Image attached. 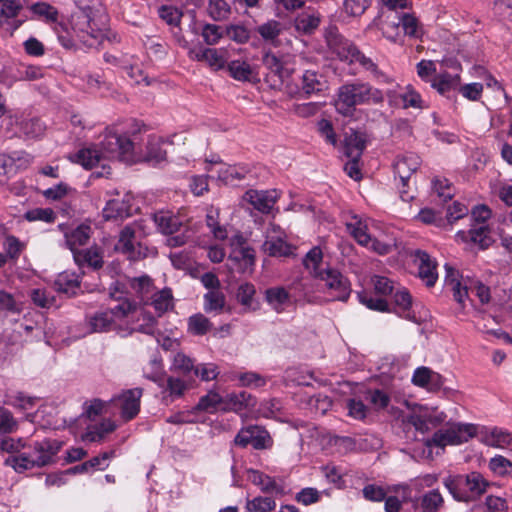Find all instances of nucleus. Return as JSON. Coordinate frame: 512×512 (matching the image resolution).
<instances>
[{
  "instance_id": "nucleus-35",
  "label": "nucleus",
  "mask_w": 512,
  "mask_h": 512,
  "mask_svg": "<svg viewBox=\"0 0 512 512\" xmlns=\"http://www.w3.org/2000/svg\"><path fill=\"white\" fill-rule=\"evenodd\" d=\"M91 232L92 229L89 225L81 224L65 234L66 245L73 254L80 250L79 247L88 242Z\"/></svg>"
},
{
  "instance_id": "nucleus-51",
  "label": "nucleus",
  "mask_w": 512,
  "mask_h": 512,
  "mask_svg": "<svg viewBox=\"0 0 512 512\" xmlns=\"http://www.w3.org/2000/svg\"><path fill=\"white\" fill-rule=\"evenodd\" d=\"M25 247V243L20 241L14 235H6L4 237L3 249L5 251L4 254L7 255L8 260L16 261L20 257Z\"/></svg>"
},
{
  "instance_id": "nucleus-44",
  "label": "nucleus",
  "mask_w": 512,
  "mask_h": 512,
  "mask_svg": "<svg viewBox=\"0 0 512 512\" xmlns=\"http://www.w3.org/2000/svg\"><path fill=\"white\" fill-rule=\"evenodd\" d=\"M403 36L419 38L423 34V28L418 18L412 13H402L399 16Z\"/></svg>"
},
{
  "instance_id": "nucleus-12",
  "label": "nucleus",
  "mask_w": 512,
  "mask_h": 512,
  "mask_svg": "<svg viewBox=\"0 0 512 512\" xmlns=\"http://www.w3.org/2000/svg\"><path fill=\"white\" fill-rule=\"evenodd\" d=\"M317 279L324 282L332 300L346 301L349 298L352 291L350 281L339 270L327 267L318 274Z\"/></svg>"
},
{
  "instance_id": "nucleus-55",
  "label": "nucleus",
  "mask_w": 512,
  "mask_h": 512,
  "mask_svg": "<svg viewBox=\"0 0 512 512\" xmlns=\"http://www.w3.org/2000/svg\"><path fill=\"white\" fill-rule=\"evenodd\" d=\"M248 478L254 485L259 486L263 492L274 491L277 487L272 477L255 469L248 470Z\"/></svg>"
},
{
  "instance_id": "nucleus-4",
  "label": "nucleus",
  "mask_w": 512,
  "mask_h": 512,
  "mask_svg": "<svg viewBox=\"0 0 512 512\" xmlns=\"http://www.w3.org/2000/svg\"><path fill=\"white\" fill-rule=\"evenodd\" d=\"M384 101L383 92L368 82L354 81L338 89L335 107L337 112L350 116L357 105L380 104Z\"/></svg>"
},
{
  "instance_id": "nucleus-25",
  "label": "nucleus",
  "mask_w": 512,
  "mask_h": 512,
  "mask_svg": "<svg viewBox=\"0 0 512 512\" xmlns=\"http://www.w3.org/2000/svg\"><path fill=\"white\" fill-rule=\"evenodd\" d=\"M482 441L488 445L500 449L512 450V433L499 427H482L478 431Z\"/></svg>"
},
{
  "instance_id": "nucleus-47",
  "label": "nucleus",
  "mask_w": 512,
  "mask_h": 512,
  "mask_svg": "<svg viewBox=\"0 0 512 512\" xmlns=\"http://www.w3.org/2000/svg\"><path fill=\"white\" fill-rule=\"evenodd\" d=\"M79 284V276L69 271L60 273L55 281V285L60 292L71 295L76 293Z\"/></svg>"
},
{
  "instance_id": "nucleus-39",
  "label": "nucleus",
  "mask_w": 512,
  "mask_h": 512,
  "mask_svg": "<svg viewBox=\"0 0 512 512\" xmlns=\"http://www.w3.org/2000/svg\"><path fill=\"white\" fill-rule=\"evenodd\" d=\"M224 399L225 406L223 409L232 410L234 412H239L245 408L253 406L255 403L251 394L246 391L227 394Z\"/></svg>"
},
{
  "instance_id": "nucleus-46",
  "label": "nucleus",
  "mask_w": 512,
  "mask_h": 512,
  "mask_svg": "<svg viewBox=\"0 0 512 512\" xmlns=\"http://www.w3.org/2000/svg\"><path fill=\"white\" fill-rule=\"evenodd\" d=\"M460 82L458 74L452 75L448 72L439 73L433 78L432 87L435 88L440 94H445L450 90L455 89Z\"/></svg>"
},
{
  "instance_id": "nucleus-20",
  "label": "nucleus",
  "mask_w": 512,
  "mask_h": 512,
  "mask_svg": "<svg viewBox=\"0 0 512 512\" xmlns=\"http://www.w3.org/2000/svg\"><path fill=\"white\" fill-rule=\"evenodd\" d=\"M387 98L390 106L396 108H423L421 95L411 85L406 86L404 91L400 93L389 90L387 92Z\"/></svg>"
},
{
  "instance_id": "nucleus-19",
  "label": "nucleus",
  "mask_w": 512,
  "mask_h": 512,
  "mask_svg": "<svg viewBox=\"0 0 512 512\" xmlns=\"http://www.w3.org/2000/svg\"><path fill=\"white\" fill-rule=\"evenodd\" d=\"M60 450V444L57 440L44 439L36 441L24 451L30 460H35L34 467H42L53 461V458Z\"/></svg>"
},
{
  "instance_id": "nucleus-57",
  "label": "nucleus",
  "mask_w": 512,
  "mask_h": 512,
  "mask_svg": "<svg viewBox=\"0 0 512 512\" xmlns=\"http://www.w3.org/2000/svg\"><path fill=\"white\" fill-rule=\"evenodd\" d=\"M38 398L27 396L23 392L6 394L5 403L22 410H28L35 406Z\"/></svg>"
},
{
  "instance_id": "nucleus-30",
  "label": "nucleus",
  "mask_w": 512,
  "mask_h": 512,
  "mask_svg": "<svg viewBox=\"0 0 512 512\" xmlns=\"http://www.w3.org/2000/svg\"><path fill=\"white\" fill-rule=\"evenodd\" d=\"M103 217L105 220H117L129 217L131 215L130 198L109 200L103 208Z\"/></svg>"
},
{
  "instance_id": "nucleus-28",
  "label": "nucleus",
  "mask_w": 512,
  "mask_h": 512,
  "mask_svg": "<svg viewBox=\"0 0 512 512\" xmlns=\"http://www.w3.org/2000/svg\"><path fill=\"white\" fill-rule=\"evenodd\" d=\"M412 382L428 391H436L443 385L441 375L427 367L417 368L412 376Z\"/></svg>"
},
{
  "instance_id": "nucleus-43",
  "label": "nucleus",
  "mask_w": 512,
  "mask_h": 512,
  "mask_svg": "<svg viewBox=\"0 0 512 512\" xmlns=\"http://www.w3.org/2000/svg\"><path fill=\"white\" fill-rule=\"evenodd\" d=\"M320 24V14L317 12H309L305 11L299 14L295 21L294 25L297 31L302 32L304 34H310Z\"/></svg>"
},
{
  "instance_id": "nucleus-15",
  "label": "nucleus",
  "mask_w": 512,
  "mask_h": 512,
  "mask_svg": "<svg viewBox=\"0 0 512 512\" xmlns=\"http://www.w3.org/2000/svg\"><path fill=\"white\" fill-rule=\"evenodd\" d=\"M146 377L155 382L161 389L162 400L166 404L182 397L187 389L184 380L179 377L167 376L160 370L152 374H146Z\"/></svg>"
},
{
  "instance_id": "nucleus-37",
  "label": "nucleus",
  "mask_w": 512,
  "mask_h": 512,
  "mask_svg": "<svg viewBox=\"0 0 512 512\" xmlns=\"http://www.w3.org/2000/svg\"><path fill=\"white\" fill-rule=\"evenodd\" d=\"M153 219L161 233L166 235H173L179 231L182 226V222L179 217L171 214L170 212H157L154 214Z\"/></svg>"
},
{
  "instance_id": "nucleus-40",
  "label": "nucleus",
  "mask_w": 512,
  "mask_h": 512,
  "mask_svg": "<svg viewBox=\"0 0 512 512\" xmlns=\"http://www.w3.org/2000/svg\"><path fill=\"white\" fill-rule=\"evenodd\" d=\"M116 428L117 425L113 420L109 418L103 419L98 424L88 426L84 439L90 442H99Z\"/></svg>"
},
{
  "instance_id": "nucleus-29",
  "label": "nucleus",
  "mask_w": 512,
  "mask_h": 512,
  "mask_svg": "<svg viewBox=\"0 0 512 512\" xmlns=\"http://www.w3.org/2000/svg\"><path fill=\"white\" fill-rule=\"evenodd\" d=\"M391 295L393 297V302L396 306L397 313L407 320L417 322L415 314L410 310L412 305V297L409 291L406 288L397 285L396 289Z\"/></svg>"
},
{
  "instance_id": "nucleus-1",
  "label": "nucleus",
  "mask_w": 512,
  "mask_h": 512,
  "mask_svg": "<svg viewBox=\"0 0 512 512\" xmlns=\"http://www.w3.org/2000/svg\"><path fill=\"white\" fill-rule=\"evenodd\" d=\"M68 159L81 165L85 169H92L101 165L102 172H96L97 177L107 176L111 173V168L105 163L107 160H119L126 163L137 161V152L135 143L126 135L108 132L100 145H89L70 154Z\"/></svg>"
},
{
  "instance_id": "nucleus-2",
  "label": "nucleus",
  "mask_w": 512,
  "mask_h": 512,
  "mask_svg": "<svg viewBox=\"0 0 512 512\" xmlns=\"http://www.w3.org/2000/svg\"><path fill=\"white\" fill-rule=\"evenodd\" d=\"M120 285L117 283L115 289L110 292L111 297L118 301L116 305L86 315V323L90 332L124 330V325L129 324L130 318L136 312L135 302L122 296L123 291H120Z\"/></svg>"
},
{
  "instance_id": "nucleus-26",
  "label": "nucleus",
  "mask_w": 512,
  "mask_h": 512,
  "mask_svg": "<svg viewBox=\"0 0 512 512\" xmlns=\"http://www.w3.org/2000/svg\"><path fill=\"white\" fill-rule=\"evenodd\" d=\"M457 241L467 242L471 241L478 244L480 248L485 249L492 243L490 230L486 224H472L469 231H458L455 235Z\"/></svg>"
},
{
  "instance_id": "nucleus-17",
  "label": "nucleus",
  "mask_w": 512,
  "mask_h": 512,
  "mask_svg": "<svg viewBox=\"0 0 512 512\" xmlns=\"http://www.w3.org/2000/svg\"><path fill=\"white\" fill-rule=\"evenodd\" d=\"M142 394L141 388L128 389L113 397L110 402L119 408L121 418L127 422L138 415Z\"/></svg>"
},
{
  "instance_id": "nucleus-63",
  "label": "nucleus",
  "mask_w": 512,
  "mask_h": 512,
  "mask_svg": "<svg viewBox=\"0 0 512 512\" xmlns=\"http://www.w3.org/2000/svg\"><path fill=\"white\" fill-rule=\"evenodd\" d=\"M18 428V421L12 412L4 407H0V434H11Z\"/></svg>"
},
{
  "instance_id": "nucleus-41",
  "label": "nucleus",
  "mask_w": 512,
  "mask_h": 512,
  "mask_svg": "<svg viewBox=\"0 0 512 512\" xmlns=\"http://www.w3.org/2000/svg\"><path fill=\"white\" fill-rule=\"evenodd\" d=\"M265 299L267 303L279 313L289 304L290 295L283 287H272L266 290Z\"/></svg>"
},
{
  "instance_id": "nucleus-14",
  "label": "nucleus",
  "mask_w": 512,
  "mask_h": 512,
  "mask_svg": "<svg viewBox=\"0 0 512 512\" xmlns=\"http://www.w3.org/2000/svg\"><path fill=\"white\" fill-rule=\"evenodd\" d=\"M272 438L267 430L258 425L243 427L236 434L233 445L246 448L251 445L256 450L268 449L272 446Z\"/></svg>"
},
{
  "instance_id": "nucleus-53",
  "label": "nucleus",
  "mask_w": 512,
  "mask_h": 512,
  "mask_svg": "<svg viewBox=\"0 0 512 512\" xmlns=\"http://www.w3.org/2000/svg\"><path fill=\"white\" fill-rule=\"evenodd\" d=\"M282 24L276 20H270L257 27V32L264 41L275 44L278 36L282 31Z\"/></svg>"
},
{
  "instance_id": "nucleus-64",
  "label": "nucleus",
  "mask_w": 512,
  "mask_h": 512,
  "mask_svg": "<svg viewBox=\"0 0 512 512\" xmlns=\"http://www.w3.org/2000/svg\"><path fill=\"white\" fill-rule=\"evenodd\" d=\"M383 36L391 42L397 43L403 40L400 19L397 22L386 21L382 27Z\"/></svg>"
},
{
  "instance_id": "nucleus-6",
  "label": "nucleus",
  "mask_w": 512,
  "mask_h": 512,
  "mask_svg": "<svg viewBox=\"0 0 512 512\" xmlns=\"http://www.w3.org/2000/svg\"><path fill=\"white\" fill-rule=\"evenodd\" d=\"M71 30V35L67 32L69 38L64 35V39L60 40L66 47L74 45V38L87 46H93L103 36V30L93 19L90 8L80 9L72 14Z\"/></svg>"
},
{
  "instance_id": "nucleus-3",
  "label": "nucleus",
  "mask_w": 512,
  "mask_h": 512,
  "mask_svg": "<svg viewBox=\"0 0 512 512\" xmlns=\"http://www.w3.org/2000/svg\"><path fill=\"white\" fill-rule=\"evenodd\" d=\"M326 44L337 58L347 63H358L371 73L372 77L380 83H390L391 78L378 68V65L369 57L359 51L352 41L339 33L336 26L330 25L324 33Z\"/></svg>"
},
{
  "instance_id": "nucleus-32",
  "label": "nucleus",
  "mask_w": 512,
  "mask_h": 512,
  "mask_svg": "<svg viewBox=\"0 0 512 512\" xmlns=\"http://www.w3.org/2000/svg\"><path fill=\"white\" fill-rule=\"evenodd\" d=\"M73 257L79 266L86 265L93 269H99L103 265L102 250L98 246H92L90 248L74 252Z\"/></svg>"
},
{
  "instance_id": "nucleus-52",
  "label": "nucleus",
  "mask_w": 512,
  "mask_h": 512,
  "mask_svg": "<svg viewBox=\"0 0 512 512\" xmlns=\"http://www.w3.org/2000/svg\"><path fill=\"white\" fill-rule=\"evenodd\" d=\"M211 328L212 323L201 313L194 314L188 319V331L193 335H205Z\"/></svg>"
},
{
  "instance_id": "nucleus-58",
  "label": "nucleus",
  "mask_w": 512,
  "mask_h": 512,
  "mask_svg": "<svg viewBox=\"0 0 512 512\" xmlns=\"http://www.w3.org/2000/svg\"><path fill=\"white\" fill-rule=\"evenodd\" d=\"M263 65L280 79L288 76V71L284 67L282 60L271 52H267L262 58Z\"/></svg>"
},
{
  "instance_id": "nucleus-10",
  "label": "nucleus",
  "mask_w": 512,
  "mask_h": 512,
  "mask_svg": "<svg viewBox=\"0 0 512 512\" xmlns=\"http://www.w3.org/2000/svg\"><path fill=\"white\" fill-rule=\"evenodd\" d=\"M374 291L378 296H374L372 292L362 290L357 292V298L361 304L370 310L385 312L389 310L388 302L383 296L391 295L397 285L391 279L385 276H374L372 278Z\"/></svg>"
},
{
  "instance_id": "nucleus-36",
  "label": "nucleus",
  "mask_w": 512,
  "mask_h": 512,
  "mask_svg": "<svg viewBox=\"0 0 512 512\" xmlns=\"http://www.w3.org/2000/svg\"><path fill=\"white\" fill-rule=\"evenodd\" d=\"M147 304H150L155 309L158 316H161L163 313L173 308L172 290L170 288L155 290L151 294V297H149Z\"/></svg>"
},
{
  "instance_id": "nucleus-8",
  "label": "nucleus",
  "mask_w": 512,
  "mask_h": 512,
  "mask_svg": "<svg viewBox=\"0 0 512 512\" xmlns=\"http://www.w3.org/2000/svg\"><path fill=\"white\" fill-rule=\"evenodd\" d=\"M478 433V426L471 423H449L445 427L438 429L427 445L445 447L447 445H459L467 442Z\"/></svg>"
},
{
  "instance_id": "nucleus-50",
  "label": "nucleus",
  "mask_w": 512,
  "mask_h": 512,
  "mask_svg": "<svg viewBox=\"0 0 512 512\" xmlns=\"http://www.w3.org/2000/svg\"><path fill=\"white\" fill-rule=\"evenodd\" d=\"M225 295L220 290H210L204 295V310L208 313H221L225 306Z\"/></svg>"
},
{
  "instance_id": "nucleus-59",
  "label": "nucleus",
  "mask_w": 512,
  "mask_h": 512,
  "mask_svg": "<svg viewBox=\"0 0 512 512\" xmlns=\"http://www.w3.org/2000/svg\"><path fill=\"white\" fill-rule=\"evenodd\" d=\"M23 217L29 222L42 221L45 223H54L57 218L56 213L51 208H34L25 212Z\"/></svg>"
},
{
  "instance_id": "nucleus-16",
  "label": "nucleus",
  "mask_w": 512,
  "mask_h": 512,
  "mask_svg": "<svg viewBox=\"0 0 512 512\" xmlns=\"http://www.w3.org/2000/svg\"><path fill=\"white\" fill-rule=\"evenodd\" d=\"M285 232L276 224L271 223L266 231L263 250L272 257H288L293 255L295 247L285 240Z\"/></svg>"
},
{
  "instance_id": "nucleus-21",
  "label": "nucleus",
  "mask_w": 512,
  "mask_h": 512,
  "mask_svg": "<svg viewBox=\"0 0 512 512\" xmlns=\"http://www.w3.org/2000/svg\"><path fill=\"white\" fill-rule=\"evenodd\" d=\"M280 197L276 189L272 190H249L245 194V199L259 212L268 214L272 211L274 205Z\"/></svg>"
},
{
  "instance_id": "nucleus-24",
  "label": "nucleus",
  "mask_w": 512,
  "mask_h": 512,
  "mask_svg": "<svg viewBox=\"0 0 512 512\" xmlns=\"http://www.w3.org/2000/svg\"><path fill=\"white\" fill-rule=\"evenodd\" d=\"M421 159L415 153H406L399 155L394 162V173L400 179L402 186L408 185L413 173L420 167Z\"/></svg>"
},
{
  "instance_id": "nucleus-56",
  "label": "nucleus",
  "mask_w": 512,
  "mask_h": 512,
  "mask_svg": "<svg viewBox=\"0 0 512 512\" xmlns=\"http://www.w3.org/2000/svg\"><path fill=\"white\" fill-rule=\"evenodd\" d=\"M35 460H30L24 449L17 455H10L5 459V465L12 467L17 472H23L34 468Z\"/></svg>"
},
{
  "instance_id": "nucleus-23",
  "label": "nucleus",
  "mask_w": 512,
  "mask_h": 512,
  "mask_svg": "<svg viewBox=\"0 0 512 512\" xmlns=\"http://www.w3.org/2000/svg\"><path fill=\"white\" fill-rule=\"evenodd\" d=\"M135 314L130 318L129 324L124 325V329L129 333L141 332L148 335H154L157 331V319L149 312L138 308L135 302Z\"/></svg>"
},
{
  "instance_id": "nucleus-9",
  "label": "nucleus",
  "mask_w": 512,
  "mask_h": 512,
  "mask_svg": "<svg viewBox=\"0 0 512 512\" xmlns=\"http://www.w3.org/2000/svg\"><path fill=\"white\" fill-rule=\"evenodd\" d=\"M446 415L443 412H436L425 407H418L402 416L403 430L409 432L414 429L416 433L425 435L430 430L444 422Z\"/></svg>"
},
{
  "instance_id": "nucleus-60",
  "label": "nucleus",
  "mask_w": 512,
  "mask_h": 512,
  "mask_svg": "<svg viewBox=\"0 0 512 512\" xmlns=\"http://www.w3.org/2000/svg\"><path fill=\"white\" fill-rule=\"evenodd\" d=\"M276 508V502L272 497L258 496L246 503L249 512H270Z\"/></svg>"
},
{
  "instance_id": "nucleus-7",
  "label": "nucleus",
  "mask_w": 512,
  "mask_h": 512,
  "mask_svg": "<svg viewBox=\"0 0 512 512\" xmlns=\"http://www.w3.org/2000/svg\"><path fill=\"white\" fill-rule=\"evenodd\" d=\"M369 220L359 215H352L346 220V228L353 239L361 246L379 254L386 255L391 252L392 244L372 237L369 233Z\"/></svg>"
},
{
  "instance_id": "nucleus-54",
  "label": "nucleus",
  "mask_w": 512,
  "mask_h": 512,
  "mask_svg": "<svg viewBox=\"0 0 512 512\" xmlns=\"http://www.w3.org/2000/svg\"><path fill=\"white\" fill-rule=\"evenodd\" d=\"M224 397L215 391H210L205 396L201 397L196 405L197 410L211 412L218 407H224Z\"/></svg>"
},
{
  "instance_id": "nucleus-42",
  "label": "nucleus",
  "mask_w": 512,
  "mask_h": 512,
  "mask_svg": "<svg viewBox=\"0 0 512 512\" xmlns=\"http://www.w3.org/2000/svg\"><path fill=\"white\" fill-rule=\"evenodd\" d=\"M129 286L142 302L148 303L149 297L155 291L152 279L143 275L129 280Z\"/></svg>"
},
{
  "instance_id": "nucleus-18",
  "label": "nucleus",
  "mask_w": 512,
  "mask_h": 512,
  "mask_svg": "<svg viewBox=\"0 0 512 512\" xmlns=\"http://www.w3.org/2000/svg\"><path fill=\"white\" fill-rule=\"evenodd\" d=\"M189 58L196 61L206 62L214 70H222L227 67L230 54L226 48H190Z\"/></svg>"
},
{
  "instance_id": "nucleus-5",
  "label": "nucleus",
  "mask_w": 512,
  "mask_h": 512,
  "mask_svg": "<svg viewBox=\"0 0 512 512\" xmlns=\"http://www.w3.org/2000/svg\"><path fill=\"white\" fill-rule=\"evenodd\" d=\"M443 484L456 501L467 503L480 498L489 487L487 479L476 471L466 475H449L444 478Z\"/></svg>"
},
{
  "instance_id": "nucleus-11",
  "label": "nucleus",
  "mask_w": 512,
  "mask_h": 512,
  "mask_svg": "<svg viewBox=\"0 0 512 512\" xmlns=\"http://www.w3.org/2000/svg\"><path fill=\"white\" fill-rule=\"evenodd\" d=\"M227 262L232 271L251 274L255 265V250L242 237H238L231 244Z\"/></svg>"
},
{
  "instance_id": "nucleus-31",
  "label": "nucleus",
  "mask_w": 512,
  "mask_h": 512,
  "mask_svg": "<svg viewBox=\"0 0 512 512\" xmlns=\"http://www.w3.org/2000/svg\"><path fill=\"white\" fill-rule=\"evenodd\" d=\"M227 70L233 79L240 82H250L257 75L256 67L244 59L228 61Z\"/></svg>"
},
{
  "instance_id": "nucleus-27",
  "label": "nucleus",
  "mask_w": 512,
  "mask_h": 512,
  "mask_svg": "<svg viewBox=\"0 0 512 512\" xmlns=\"http://www.w3.org/2000/svg\"><path fill=\"white\" fill-rule=\"evenodd\" d=\"M31 11L40 19L53 25V29L57 33L59 40L64 39V35L62 34L64 27L58 21L59 13L55 7L46 2H37L31 6Z\"/></svg>"
},
{
  "instance_id": "nucleus-22",
  "label": "nucleus",
  "mask_w": 512,
  "mask_h": 512,
  "mask_svg": "<svg viewBox=\"0 0 512 512\" xmlns=\"http://www.w3.org/2000/svg\"><path fill=\"white\" fill-rule=\"evenodd\" d=\"M414 262L418 266V276L428 287L435 285L438 279L437 263L428 253L422 250H416L414 253Z\"/></svg>"
},
{
  "instance_id": "nucleus-34",
  "label": "nucleus",
  "mask_w": 512,
  "mask_h": 512,
  "mask_svg": "<svg viewBox=\"0 0 512 512\" xmlns=\"http://www.w3.org/2000/svg\"><path fill=\"white\" fill-rule=\"evenodd\" d=\"M327 88V82L322 74L314 70H306L302 75V92L306 96L320 93Z\"/></svg>"
},
{
  "instance_id": "nucleus-33",
  "label": "nucleus",
  "mask_w": 512,
  "mask_h": 512,
  "mask_svg": "<svg viewBox=\"0 0 512 512\" xmlns=\"http://www.w3.org/2000/svg\"><path fill=\"white\" fill-rule=\"evenodd\" d=\"M365 148L366 139L363 133L352 132L346 135L343 151L347 158L360 160Z\"/></svg>"
},
{
  "instance_id": "nucleus-13",
  "label": "nucleus",
  "mask_w": 512,
  "mask_h": 512,
  "mask_svg": "<svg viewBox=\"0 0 512 512\" xmlns=\"http://www.w3.org/2000/svg\"><path fill=\"white\" fill-rule=\"evenodd\" d=\"M137 226L134 224L126 225L119 234V239L115 244V251L124 254L130 260H139L147 256V248L143 247L138 241Z\"/></svg>"
},
{
  "instance_id": "nucleus-61",
  "label": "nucleus",
  "mask_w": 512,
  "mask_h": 512,
  "mask_svg": "<svg viewBox=\"0 0 512 512\" xmlns=\"http://www.w3.org/2000/svg\"><path fill=\"white\" fill-rule=\"evenodd\" d=\"M230 12L231 8L226 0H209L208 13L214 20H224Z\"/></svg>"
},
{
  "instance_id": "nucleus-45",
  "label": "nucleus",
  "mask_w": 512,
  "mask_h": 512,
  "mask_svg": "<svg viewBox=\"0 0 512 512\" xmlns=\"http://www.w3.org/2000/svg\"><path fill=\"white\" fill-rule=\"evenodd\" d=\"M444 505V498L438 489H433L420 498V508L422 512H437Z\"/></svg>"
},
{
  "instance_id": "nucleus-48",
  "label": "nucleus",
  "mask_w": 512,
  "mask_h": 512,
  "mask_svg": "<svg viewBox=\"0 0 512 512\" xmlns=\"http://www.w3.org/2000/svg\"><path fill=\"white\" fill-rule=\"evenodd\" d=\"M323 253L319 247H313L304 257L303 265L309 273L317 278L325 268H321Z\"/></svg>"
},
{
  "instance_id": "nucleus-38",
  "label": "nucleus",
  "mask_w": 512,
  "mask_h": 512,
  "mask_svg": "<svg viewBox=\"0 0 512 512\" xmlns=\"http://www.w3.org/2000/svg\"><path fill=\"white\" fill-rule=\"evenodd\" d=\"M249 170L246 166L221 164L218 179L224 184H234L246 178Z\"/></svg>"
},
{
  "instance_id": "nucleus-49",
  "label": "nucleus",
  "mask_w": 512,
  "mask_h": 512,
  "mask_svg": "<svg viewBox=\"0 0 512 512\" xmlns=\"http://www.w3.org/2000/svg\"><path fill=\"white\" fill-rule=\"evenodd\" d=\"M219 210L210 207L206 213V225L213 234V237L217 240H224L227 238V230L224 226L219 224Z\"/></svg>"
},
{
  "instance_id": "nucleus-62",
  "label": "nucleus",
  "mask_w": 512,
  "mask_h": 512,
  "mask_svg": "<svg viewBox=\"0 0 512 512\" xmlns=\"http://www.w3.org/2000/svg\"><path fill=\"white\" fill-rule=\"evenodd\" d=\"M416 219L424 224L434 225L436 227H445L446 222L441 217V213L431 208H423L419 211Z\"/></svg>"
}]
</instances>
